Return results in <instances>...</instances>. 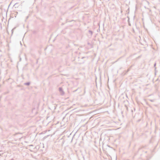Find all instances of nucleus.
I'll return each mask as SVG.
<instances>
[{"label":"nucleus","instance_id":"2","mask_svg":"<svg viewBox=\"0 0 160 160\" xmlns=\"http://www.w3.org/2000/svg\"><path fill=\"white\" fill-rule=\"evenodd\" d=\"M30 84V82H27L24 83V85H27V86H29Z\"/></svg>","mask_w":160,"mask_h":160},{"label":"nucleus","instance_id":"9","mask_svg":"<svg viewBox=\"0 0 160 160\" xmlns=\"http://www.w3.org/2000/svg\"><path fill=\"white\" fill-rule=\"evenodd\" d=\"M79 89V88H78L77 89L73 91V92H76L78 89Z\"/></svg>","mask_w":160,"mask_h":160},{"label":"nucleus","instance_id":"7","mask_svg":"<svg viewBox=\"0 0 160 160\" xmlns=\"http://www.w3.org/2000/svg\"><path fill=\"white\" fill-rule=\"evenodd\" d=\"M16 28L15 27L13 29H12L11 31H12V34L13 32V30L14 29H15Z\"/></svg>","mask_w":160,"mask_h":160},{"label":"nucleus","instance_id":"12","mask_svg":"<svg viewBox=\"0 0 160 160\" xmlns=\"http://www.w3.org/2000/svg\"><path fill=\"white\" fill-rule=\"evenodd\" d=\"M129 70H128L127 72H128L129 71Z\"/></svg>","mask_w":160,"mask_h":160},{"label":"nucleus","instance_id":"10","mask_svg":"<svg viewBox=\"0 0 160 160\" xmlns=\"http://www.w3.org/2000/svg\"><path fill=\"white\" fill-rule=\"evenodd\" d=\"M49 136V135H47L46 136H45L44 137V138L45 139V138H47Z\"/></svg>","mask_w":160,"mask_h":160},{"label":"nucleus","instance_id":"4","mask_svg":"<svg viewBox=\"0 0 160 160\" xmlns=\"http://www.w3.org/2000/svg\"><path fill=\"white\" fill-rule=\"evenodd\" d=\"M125 108H126V110L127 111H128V107H127V106L126 105H125Z\"/></svg>","mask_w":160,"mask_h":160},{"label":"nucleus","instance_id":"3","mask_svg":"<svg viewBox=\"0 0 160 160\" xmlns=\"http://www.w3.org/2000/svg\"><path fill=\"white\" fill-rule=\"evenodd\" d=\"M88 32L91 34V36H92L93 33L92 32L91 30H89Z\"/></svg>","mask_w":160,"mask_h":160},{"label":"nucleus","instance_id":"1","mask_svg":"<svg viewBox=\"0 0 160 160\" xmlns=\"http://www.w3.org/2000/svg\"><path fill=\"white\" fill-rule=\"evenodd\" d=\"M59 92L60 93V94L62 96L64 94V92L62 88V87H59Z\"/></svg>","mask_w":160,"mask_h":160},{"label":"nucleus","instance_id":"8","mask_svg":"<svg viewBox=\"0 0 160 160\" xmlns=\"http://www.w3.org/2000/svg\"><path fill=\"white\" fill-rule=\"evenodd\" d=\"M149 100L151 102H154L155 101L154 99H149Z\"/></svg>","mask_w":160,"mask_h":160},{"label":"nucleus","instance_id":"5","mask_svg":"<svg viewBox=\"0 0 160 160\" xmlns=\"http://www.w3.org/2000/svg\"><path fill=\"white\" fill-rule=\"evenodd\" d=\"M128 25L129 26H131V24L130 23V21H129V18H128Z\"/></svg>","mask_w":160,"mask_h":160},{"label":"nucleus","instance_id":"6","mask_svg":"<svg viewBox=\"0 0 160 160\" xmlns=\"http://www.w3.org/2000/svg\"><path fill=\"white\" fill-rule=\"evenodd\" d=\"M156 63L155 62L154 64V67H155V72H156Z\"/></svg>","mask_w":160,"mask_h":160},{"label":"nucleus","instance_id":"11","mask_svg":"<svg viewBox=\"0 0 160 160\" xmlns=\"http://www.w3.org/2000/svg\"><path fill=\"white\" fill-rule=\"evenodd\" d=\"M11 160H14L13 159H11Z\"/></svg>","mask_w":160,"mask_h":160}]
</instances>
